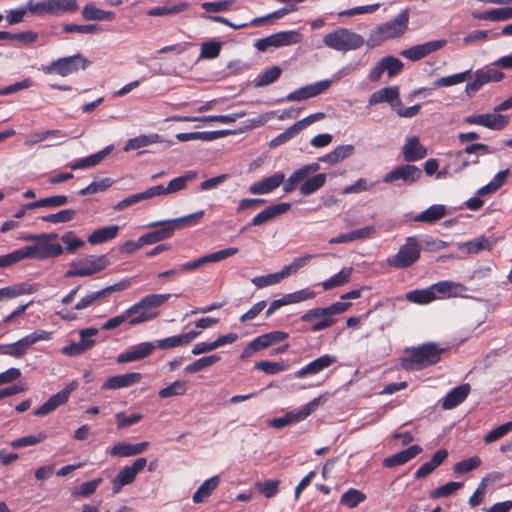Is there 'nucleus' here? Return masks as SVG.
Instances as JSON below:
<instances>
[{"label":"nucleus","instance_id":"nucleus-13","mask_svg":"<svg viewBox=\"0 0 512 512\" xmlns=\"http://www.w3.org/2000/svg\"><path fill=\"white\" fill-rule=\"evenodd\" d=\"M422 176V171L415 165L405 164L394 168L387 173L383 181L385 183H394L401 181L405 185H413Z\"/></svg>","mask_w":512,"mask_h":512},{"label":"nucleus","instance_id":"nucleus-45","mask_svg":"<svg viewBox=\"0 0 512 512\" xmlns=\"http://www.w3.org/2000/svg\"><path fill=\"white\" fill-rule=\"evenodd\" d=\"M189 7L187 2H180L174 5H165V6H156L151 8L147 14L149 16H165V15H174L185 11Z\"/></svg>","mask_w":512,"mask_h":512},{"label":"nucleus","instance_id":"nucleus-58","mask_svg":"<svg viewBox=\"0 0 512 512\" xmlns=\"http://www.w3.org/2000/svg\"><path fill=\"white\" fill-rule=\"evenodd\" d=\"M470 75V71L460 72L454 75L445 76L434 81L435 87H448L464 82Z\"/></svg>","mask_w":512,"mask_h":512},{"label":"nucleus","instance_id":"nucleus-2","mask_svg":"<svg viewBox=\"0 0 512 512\" xmlns=\"http://www.w3.org/2000/svg\"><path fill=\"white\" fill-rule=\"evenodd\" d=\"M409 9H405L392 21L385 22L376 27L367 39V46L376 47L381 43L402 37L408 30Z\"/></svg>","mask_w":512,"mask_h":512},{"label":"nucleus","instance_id":"nucleus-40","mask_svg":"<svg viewBox=\"0 0 512 512\" xmlns=\"http://www.w3.org/2000/svg\"><path fill=\"white\" fill-rule=\"evenodd\" d=\"M161 142V136L159 134H149V135H140L134 138L129 139L125 146L124 151H132L137 150L143 147H146L153 143Z\"/></svg>","mask_w":512,"mask_h":512},{"label":"nucleus","instance_id":"nucleus-50","mask_svg":"<svg viewBox=\"0 0 512 512\" xmlns=\"http://www.w3.org/2000/svg\"><path fill=\"white\" fill-rule=\"evenodd\" d=\"M46 438L47 435L45 432H39L37 435H28L15 439L11 441L10 446L13 449L34 446L38 443L43 442Z\"/></svg>","mask_w":512,"mask_h":512},{"label":"nucleus","instance_id":"nucleus-60","mask_svg":"<svg viewBox=\"0 0 512 512\" xmlns=\"http://www.w3.org/2000/svg\"><path fill=\"white\" fill-rule=\"evenodd\" d=\"M480 465H481L480 457L473 456L468 459L457 462L453 467V471L456 474L462 475V474L468 473V472L478 468Z\"/></svg>","mask_w":512,"mask_h":512},{"label":"nucleus","instance_id":"nucleus-4","mask_svg":"<svg viewBox=\"0 0 512 512\" xmlns=\"http://www.w3.org/2000/svg\"><path fill=\"white\" fill-rule=\"evenodd\" d=\"M57 238L58 235L55 233L38 234L34 244L23 247L26 259L43 260L61 255L64 249Z\"/></svg>","mask_w":512,"mask_h":512},{"label":"nucleus","instance_id":"nucleus-62","mask_svg":"<svg viewBox=\"0 0 512 512\" xmlns=\"http://www.w3.org/2000/svg\"><path fill=\"white\" fill-rule=\"evenodd\" d=\"M461 248L465 249L467 253L476 254L482 250H490L491 244L485 237H479L464 243Z\"/></svg>","mask_w":512,"mask_h":512},{"label":"nucleus","instance_id":"nucleus-26","mask_svg":"<svg viewBox=\"0 0 512 512\" xmlns=\"http://www.w3.org/2000/svg\"><path fill=\"white\" fill-rule=\"evenodd\" d=\"M199 335L200 331H189L187 333H182L160 339L157 341L155 346L156 348H159L161 350L173 349L189 344Z\"/></svg>","mask_w":512,"mask_h":512},{"label":"nucleus","instance_id":"nucleus-1","mask_svg":"<svg viewBox=\"0 0 512 512\" xmlns=\"http://www.w3.org/2000/svg\"><path fill=\"white\" fill-rule=\"evenodd\" d=\"M204 216V211L200 210L195 213L185 215L175 219L155 221L147 224L148 228L155 230L145 233L141 236V242L146 244H155L160 241L169 239L173 236L177 229L197 224Z\"/></svg>","mask_w":512,"mask_h":512},{"label":"nucleus","instance_id":"nucleus-19","mask_svg":"<svg viewBox=\"0 0 512 512\" xmlns=\"http://www.w3.org/2000/svg\"><path fill=\"white\" fill-rule=\"evenodd\" d=\"M155 349L156 346L152 342H142L118 354L116 362L119 364H125L139 361L151 355Z\"/></svg>","mask_w":512,"mask_h":512},{"label":"nucleus","instance_id":"nucleus-12","mask_svg":"<svg viewBox=\"0 0 512 512\" xmlns=\"http://www.w3.org/2000/svg\"><path fill=\"white\" fill-rule=\"evenodd\" d=\"M238 253V248L236 247H230L223 250H219L216 252H213L211 254L202 256L196 260L183 263L179 266V270L181 273H189L192 271L197 270L198 268L208 264V263H214V262H220L226 258H229L235 254Z\"/></svg>","mask_w":512,"mask_h":512},{"label":"nucleus","instance_id":"nucleus-24","mask_svg":"<svg viewBox=\"0 0 512 512\" xmlns=\"http://www.w3.org/2000/svg\"><path fill=\"white\" fill-rule=\"evenodd\" d=\"M284 181V173L277 172L252 184L249 187V192L253 195H265L277 189L281 184L284 185Z\"/></svg>","mask_w":512,"mask_h":512},{"label":"nucleus","instance_id":"nucleus-59","mask_svg":"<svg viewBox=\"0 0 512 512\" xmlns=\"http://www.w3.org/2000/svg\"><path fill=\"white\" fill-rule=\"evenodd\" d=\"M316 296V292L310 288H304L292 293L285 294V300L287 305L300 303L309 299H313Z\"/></svg>","mask_w":512,"mask_h":512},{"label":"nucleus","instance_id":"nucleus-54","mask_svg":"<svg viewBox=\"0 0 512 512\" xmlns=\"http://www.w3.org/2000/svg\"><path fill=\"white\" fill-rule=\"evenodd\" d=\"M462 486L461 482H448L431 491L429 497L432 499L445 498L457 492Z\"/></svg>","mask_w":512,"mask_h":512},{"label":"nucleus","instance_id":"nucleus-7","mask_svg":"<svg viewBox=\"0 0 512 512\" xmlns=\"http://www.w3.org/2000/svg\"><path fill=\"white\" fill-rule=\"evenodd\" d=\"M88 64V60L81 54L77 53L72 56L59 58L51 62L49 65L44 66L42 70L45 74H57L62 77H66L79 70L86 69Z\"/></svg>","mask_w":512,"mask_h":512},{"label":"nucleus","instance_id":"nucleus-16","mask_svg":"<svg viewBox=\"0 0 512 512\" xmlns=\"http://www.w3.org/2000/svg\"><path fill=\"white\" fill-rule=\"evenodd\" d=\"M326 47L339 51L348 52L352 50V32L345 28H338L323 37Z\"/></svg>","mask_w":512,"mask_h":512},{"label":"nucleus","instance_id":"nucleus-17","mask_svg":"<svg viewBox=\"0 0 512 512\" xmlns=\"http://www.w3.org/2000/svg\"><path fill=\"white\" fill-rule=\"evenodd\" d=\"M331 80H321L313 84L303 86L286 96L287 101H303L324 93L331 85Z\"/></svg>","mask_w":512,"mask_h":512},{"label":"nucleus","instance_id":"nucleus-52","mask_svg":"<svg viewBox=\"0 0 512 512\" xmlns=\"http://www.w3.org/2000/svg\"><path fill=\"white\" fill-rule=\"evenodd\" d=\"M285 278L282 270L276 273L267 274L264 276L254 277L251 282L256 288L261 289L267 286L275 285L281 282Z\"/></svg>","mask_w":512,"mask_h":512},{"label":"nucleus","instance_id":"nucleus-33","mask_svg":"<svg viewBox=\"0 0 512 512\" xmlns=\"http://www.w3.org/2000/svg\"><path fill=\"white\" fill-rule=\"evenodd\" d=\"M422 452V448L419 445H412L409 448L396 453L388 458H385L383 465L386 467H394L397 465H403L418 454Z\"/></svg>","mask_w":512,"mask_h":512},{"label":"nucleus","instance_id":"nucleus-5","mask_svg":"<svg viewBox=\"0 0 512 512\" xmlns=\"http://www.w3.org/2000/svg\"><path fill=\"white\" fill-rule=\"evenodd\" d=\"M109 262L105 255H87L74 259L65 273L66 278L87 277L103 271Z\"/></svg>","mask_w":512,"mask_h":512},{"label":"nucleus","instance_id":"nucleus-10","mask_svg":"<svg viewBox=\"0 0 512 512\" xmlns=\"http://www.w3.org/2000/svg\"><path fill=\"white\" fill-rule=\"evenodd\" d=\"M476 152H482L483 154H491V148L482 143H475L467 146L463 151L455 153L453 156L452 166L455 173L459 174L466 169L470 164H478V156L469 159L466 155H472Z\"/></svg>","mask_w":512,"mask_h":512},{"label":"nucleus","instance_id":"nucleus-27","mask_svg":"<svg viewBox=\"0 0 512 512\" xmlns=\"http://www.w3.org/2000/svg\"><path fill=\"white\" fill-rule=\"evenodd\" d=\"M431 289L436 299H444L448 297H457L466 291V287L458 282L441 281L431 285Z\"/></svg>","mask_w":512,"mask_h":512},{"label":"nucleus","instance_id":"nucleus-34","mask_svg":"<svg viewBox=\"0 0 512 512\" xmlns=\"http://www.w3.org/2000/svg\"><path fill=\"white\" fill-rule=\"evenodd\" d=\"M119 232L118 225L105 226L94 230L87 238L92 245H98L114 239Z\"/></svg>","mask_w":512,"mask_h":512},{"label":"nucleus","instance_id":"nucleus-64","mask_svg":"<svg viewBox=\"0 0 512 512\" xmlns=\"http://www.w3.org/2000/svg\"><path fill=\"white\" fill-rule=\"evenodd\" d=\"M221 51V43L210 40L201 45L200 57L205 59H214L218 57Z\"/></svg>","mask_w":512,"mask_h":512},{"label":"nucleus","instance_id":"nucleus-41","mask_svg":"<svg viewBox=\"0 0 512 512\" xmlns=\"http://www.w3.org/2000/svg\"><path fill=\"white\" fill-rule=\"evenodd\" d=\"M352 154V145L337 146L331 152L319 157L318 161L327 164H336Z\"/></svg>","mask_w":512,"mask_h":512},{"label":"nucleus","instance_id":"nucleus-8","mask_svg":"<svg viewBox=\"0 0 512 512\" xmlns=\"http://www.w3.org/2000/svg\"><path fill=\"white\" fill-rule=\"evenodd\" d=\"M421 247L416 237H408L396 255L388 259V264L396 268H406L420 257Z\"/></svg>","mask_w":512,"mask_h":512},{"label":"nucleus","instance_id":"nucleus-39","mask_svg":"<svg viewBox=\"0 0 512 512\" xmlns=\"http://www.w3.org/2000/svg\"><path fill=\"white\" fill-rule=\"evenodd\" d=\"M326 174L318 173L308 177L301 185H300V193L304 196L311 195L321 189L326 183Z\"/></svg>","mask_w":512,"mask_h":512},{"label":"nucleus","instance_id":"nucleus-49","mask_svg":"<svg viewBox=\"0 0 512 512\" xmlns=\"http://www.w3.org/2000/svg\"><path fill=\"white\" fill-rule=\"evenodd\" d=\"M282 70L278 66H273L261 74L255 79L256 87H264L277 81L281 76Z\"/></svg>","mask_w":512,"mask_h":512},{"label":"nucleus","instance_id":"nucleus-3","mask_svg":"<svg viewBox=\"0 0 512 512\" xmlns=\"http://www.w3.org/2000/svg\"><path fill=\"white\" fill-rule=\"evenodd\" d=\"M444 351L437 344L429 342L408 351L402 358V367L406 370H420L440 361Z\"/></svg>","mask_w":512,"mask_h":512},{"label":"nucleus","instance_id":"nucleus-22","mask_svg":"<svg viewBox=\"0 0 512 512\" xmlns=\"http://www.w3.org/2000/svg\"><path fill=\"white\" fill-rule=\"evenodd\" d=\"M336 362V357L324 354L317 359L311 361L301 369L295 372L294 377L298 379L305 378L310 375H316L324 369L330 367Z\"/></svg>","mask_w":512,"mask_h":512},{"label":"nucleus","instance_id":"nucleus-43","mask_svg":"<svg viewBox=\"0 0 512 512\" xmlns=\"http://www.w3.org/2000/svg\"><path fill=\"white\" fill-rule=\"evenodd\" d=\"M406 300L415 304H428L435 300V294L431 286L425 289H416L406 293Z\"/></svg>","mask_w":512,"mask_h":512},{"label":"nucleus","instance_id":"nucleus-57","mask_svg":"<svg viewBox=\"0 0 512 512\" xmlns=\"http://www.w3.org/2000/svg\"><path fill=\"white\" fill-rule=\"evenodd\" d=\"M76 211L73 209H63L57 213L49 214L42 217V221L58 224L66 223L74 219Z\"/></svg>","mask_w":512,"mask_h":512},{"label":"nucleus","instance_id":"nucleus-36","mask_svg":"<svg viewBox=\"0 0 512 512\" xmlns=\"http://www.w3.org/2000/svg\"><path fill=\"white\" fill-rule=\"evenodd\" d=\"M219 483H220V477L218 475L205 480L193 494V497H192L193 502L194 503L205 502L209 498V496L213 493V491L218 487Z\"/></svg>","mask_w":512,"mask_h":512},{"label":"nucleus","instance_id":"nucleus-20","mask_svg":"<svg viewBox=\"0 0 512 512\" xmlns=\"http://www.w3.org/2000/svg\"><path fill=\"white\" fill-rule=\"evenodd\" d=\"M291 208V204L287 202H281L277 204H272L266 207L264 210L256 214L251 222L250 226H260L265 223H268L277 217L287 213Z\"/></svg>","mask_w":512,"mask_h":512},{"label":"nucleus","instance_id":"nucleus-47","mask_svg":"<svg viewBox=\"0 0 512 512\" xmlns=\"http://www.w3.org/2000/svg\"><path fill=\"white\" fill-rule=\"evenodd\" d=\"M352 274V268H343L340 272L332 276L326 281H323L320 285L324 290H330L335 287L341 286L345 283H347L350 279V276Z\"/></svg>","mask_w":512,"mask_h":512},{"label":"nucleus","instance_id":"nucleus-9","mask_svg":"<svg viewBox=\"0 0 512 512\" xmlns=\"http://www.w3.org/2000/svg\"><path fill=\"white\" fill-rule=\"evenodd\" d=\"M471 81L466 84L465 92L467 96H474L483 85L490 82H499L504 78V73L492 68H481L470 73Z\"/></svg>","mask_w":512,"mask_h":512},{"label":"nucleus","instance_id":"nucleus-42","mask_svg":"<svg viewBox=\"0 0 512 512\" xmlns=\"http://www.w3.org/2000/svg\"><path fill=\"white\" fill-rule=\"evenodd\" d=\"M446 215V208L444 205H432L415 217V221L434 223L442 219Z\"/></svg>","mask_w":512,"mask_h":512},{"label":"nucleus","instance_id":"nucleus-35","mask_svg":"<svg viewBox=\"0 0 512 512\" xmlns=\"http://www.w3.org/2000/svg\"><path fill=\"white\" fill-rule=\"evenodd\" d=\"M270 37L275 48L294 45L302 40L301 34L296 30L280 31Z\"/></svg>","mask_w":512,"mask_h":512},{"label":"nucleus","instance_id":"nucleus-38","mask_svg":"<svg viewBox=\"0 0 512 512\" xmlns=\"http://www.w3.org/2000/svg\"><path fill=\"white\" fill-rule=\"evenodd\" d=\"M53 333L46 330H35L30 334L25 335L21 339L18 340V342L21 345V349L23 350L24 354L26 355L28 352V349L34 345L35 343L39 341H49L52 339Z\"/></svg>","mask_w":512,"mask_h":512},{"label":"nucleus","instance_id":"nucleus-14","mask_svg":"<svg viewBox=\"0 0 512 512\" xmlns=\"http://www.w3.org/2000/svg\"><path fill=\"white\" fill-rule=\"evenodd\" d=\"M146 464V458L141 457L136 459L131 466H125L122 468L112 481L113 493H119L123 486L132 483L137 474L145 468Z\"/></svg>","mask_w":512,"mask_h":512},{"label":"nucleus","instance_id":"nucleus-15","mask_svg":"<svg viewBox=\"0 0 512 512\" xmlns=\"http://www.w3.org/2000/svg\"><path fill=\"white\" fill-rule=\"evenodd\" d=\"M76 387L77 384L75 382H71L66 385L62 390L50 396L49 399L38 409L34 410L33 414L37 417H42L53 412L59 406L68 401L70 394L76 389Z\"/></svg>","mask_w":512,"mask_h":512},{"label":"nucleus","instance_id":"nucleus-63","mask_svg":"<svg viewBox=\"0 0 512 512\" xmlns=\"http://www.w3.org/2000/svg\"><path fill=\"white\" fill-rule=\"evenodd\" d=\"M29 13L34 16H44L51 15V7L50 0H41L39 2H35L34 0H29L28 2Z\"/></svg>","mask_w":512,"mask_h":512},{"label":"nucleus","instance_id":"nucleus-30","mask_svg":"<svg viewBox=\"0 0 512 512\" xmlns=\"http://www.w3.org/2000/svg\"><path fill=\"white\" fill-rule=\"evenodd\" d=\"M470 392V385L463 384L452 389L443 399L441 406L445 410H450L462 403Z\"/></svg>","mask_w":512,"mask_h":512},{"label":"nucleus","instance_id":"nucleus-21","mask_svg":"<svg viewBox=\"0 0 512 512\" xmlns=\"http://www.w3.org/2000/svg\"><path fill=\"white\" fill-rule=\"evenodd\" d=\"M320 169L318 162L309 163L296 169L286 181H284L283 191L290 193L295 190L298 184H302L311 174Z\"/></svg>","mask_w":512,"mask_h":512},{"label":"nucleus","instance_id":"nucleus-55","mask_svg":"<svg viewBox=\"0 0 512 512\" xmlns=\"http://www.w3.org/2000/svg\"><path fill=\"white\" fill-rule=\"evenodd\" d=\"M113 184V180L111 178H102L100 180H94L91 182L88 186L81 189L79 191L80 195H92L99 192L105 191L107 188H109Z\"/></svg>","mask_w":512,"mask_h":512},{"label":"nucleus","instance_id":"nucleus-37","mask_svg":"<svg viewBox=\"0 0 512 512\" xmlns=\"http://www.w3.org/2000/svg\"><path fill=\"white\" fill-rule=\"evenodd\" d=\"M82 16L89 21H112L115 19V13L97 8L93 3H88L83 7Z\"/></svg>","mask_w":512,"mask_h":512},{"label":"nucleus","instance_id":"nucleus-6","mask_svg":"<svg viewBox=\"0 0 512 512\" xmlns=\"http://www.w3.org/2000/svg\"><path fill=\"white\" fill-rule=\"evenodd\" d=\"M325 398L323 395L314 398L301 408L289 411L282 417H276L269 421V426L281 429L283 427L299 423L311 415L323 402Z\"/></svg>","mask_w":512,"mask_h":512},{"label":"nucleus","instance_id":"nucleus-44","mask_svg":"<svg viewBox=\"0 0 512 512\" xmlns=\"http://www.w3.org/2000/svg\"><path fill=\"white\" fill-rule=\"evenodd\" d=\"M51 15L60 16L78 10L77 0H50Z\"/></svg>","mask_w":512,"mask_h":512},{"label":"nucleus","instance_id":"nucleus-51","mask_svg":"<svg viewBox=\"0 0 512 512\" xmlns=\"http://www.w3.org/2000/svg\"><path fill=\"white\" fill-rule=\"evenodd\" d=\"M197 174L195 172H187L186 174L172 179L166 186L168 194L176 193L186 188L189 181L195 179Z\"/></svg>","mask_w":512,"mask_h":512},{"label":"nucleus","instance_id":"nucleus-48","mask_svg":"<svg viewBox=\"0 0 512 512\" xmlns=\"http://www.w3.org/2000/svg\"><path fill=\"white\" fill-rule=\"evenodd\" d=\"M220 360V356L213 354L209 356L201 357L195 360L193 363L187 365L184 369L185 373L193 374L204 370L205 368L217 363Z\"/></svg>","mask_w":512,"mask_h":512},{"label":"nucleus","instance_id":"nucleus-23","mask_svg":"<svg viewBox=\"0 0 512 512\" xmlns=\"http://www.w3.org/2000/svg\"><path fill=\"white\" fill-rule=\"evenodd\" d=\"M142 374L139 372H129L121 375L111 376L102 384L104 390H117L131 387L140 382Z\"/></svg>","mask_w":512,"mask_h":512},{"label":"nucleus","instance_id":"nucleus-28","mask_svg":"<svg viewBox=\"0 0 512 512\" xmlns=\"http://www.w3.org/2000/svg\"><path fill=\"white\" fill-rule=\"evenodd\" d=\"M231 130H218V131H201V132H184L176 134V139L181 142L192 140H201L204 142H211L216 139L231 135Z\"/></svg>","mask_w":512,"mask_h":512},{"label":"nucleus","instance_id":"nucleus-11","mask_svg":"<svg viewBox=\"0 0 512 512\" xmlns=\"http://www.w3.org/2000/svg\"><path fill=\"white\" fill-rule=\"evenodd\" d=\"M464 121L470 125H478L487 129L499 131L508 125L509 118L506 115L493 112L469 115L465 117Z\"/></svg>","mask_w":512,"mask_h":512},{"label":"nucleus","instance_id":"nucleus-31","mask_svg":"<svg viewBox=\"0 0 512 512\" xmlns=\"http://www.w3.org/2000/svg\"><path fill=\"white\" fill-rule=\"evenodd\" d=\"M113 149H114L113 145H108L104 149H102L94 154H91L87 157H84L82 159H79V160L71 163L69 165V167L72 170L86 169L89 167H93V166L99 164L108 154H110L112 152Z\"/></svg>","mask_w":512,"mask_h":512},{"label":"nucleus","instance_id":"nucleus-18","mask_svg":"<svg viewBox=\"0 0 512 512\" xmlns=\"http://www.w3.org/2000/svg\"><path fill=\"white\" fill-rule=\"evenodd\" d=\"M446 43L447 41L444 39L428 41L426 43L415 45L408 49L402 50L400 55L411 61H418L430 53L441 49L446 45Z\"/></svg>","mask_w":512,"mask_h":512},{"label":"nucleus","instance_id":"nucleus-56","mask_svg":"<svg viewBox=\"0 0 512 512\" xmlns=\"http://www.w3.org/2000/svg\"><path fill=\"white\" fill-rule=\"evenodd\" d=\"M315 255L307 254L301 257L294 258L289 265L284 266L281 270L286 277L296 273L299 269L306 266L310 260H312Z\"/></svg>","mask_w":512,"mask_h":512},{"label":"nucleus","instance_id":"nucleus-61","mask_svg":"<svg viewBox=\"0 0 512 512\" xmlns=\"http://www.w3.org/2000/svg\"><path fill=\"white\" fill-rule=\"evenodd\" d=\"M105 298L103 289L99 291H92L82 297L74 306L76 310H84L91 307L95 302Z\"/></svg>","mask_w":512,"mask_h":512},{"label":"nucleus","instance_id":"nucleus-53","mask_svg":"<svg viewBox=\"0 0 512 512\" xmlns=\"http://www.w3.org/2000/svg\"><path fill=\"white\" fill-rule=\"evenodd\" d=\"M300 132L301 131L299 130V127L296 125V123H294L292 126L287 128L284 132H282L279 135H277L276 137H274L269 142V147L275 148L282 144H285V143L289 142L291 139H293L294 137H296Z\"/></svg>","mask_w":512,"mask_h":512},{"label":"nucleus","instance_id":"nucleus-46","mask_svg":"<svg viewBox=\"0 0 512 512\" xmlns=\"http://www.w3.org/2000/svg\"><path fill=\"white\" fill-rule=\"evenodd\" d=\"M188 386L184 380H176L168 386L160 389L158 395L162 399L170 398L173 396H182L186 394Z\"/></svg>","mask_w":512,"mask_h":512},{"label":"nucleus","instance_id":"nucleus-32","mask_svg":"<svg viewBox=\"0 0 512 512\" xmlns=\"http://www.w3.org/2000/svg\"><path fill=\"white\" fill-rule=\"evenodd\" d=\"M399 99V89L398 87H385L380 90L374 92L369 98V104L374 105L378 103L387 102L391 105L394 110V104L398 102Z\"/></svg>","mask_w":512,"mask_h":512},{"label":"nucleus","instance_id":"nucleus-25","mask_svg":"<svg viewBox=\"0 0 512 512\" xmlns=\"http://www.w3.org/2000/svg\"><path fill=\"white\" fill-rule=\"evenodd\" d=\"M170 293L165 294H150L141 298L137 303L133 304L128 308V314L135 315L141 309H148L152 311V309H156L162 306L165 302H167L171 298Z\"/></svg>","mask_w":512,"mask_h":512},{"label":"nucleus","instance_id":"nucleus-29","mask_svg":"<svg viewBox=\"0 0 512 512\" xmlns=\"http://www.w3.org/2000/svg\"><path fill=\"white\" fill-rule=\"evenodd\" d=\"M404 159L407 162H413L423 159L427 155V149L419 142L415 136L406 139L403 146Z\"/></svg>","mask_w":512,"mask_h":512}]
</instances>
